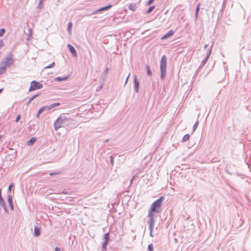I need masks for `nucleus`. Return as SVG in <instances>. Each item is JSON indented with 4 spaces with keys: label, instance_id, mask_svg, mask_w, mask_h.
<instances>
[{
    "label": "nucleus",
    "instance_id": "nucleus-47",
    "mask_svg": "<svg viewBox=\"0 0 251 251\" xmlns=\"http://www.w3.org/2000/svg\"><path fill=\"white\" fill-rule=\"evenodd\" d=\"M134 177H135V176H133V177L131 178V179L130 180V184H132V182H133V179H134Z\"/></svg>",
    "mask_w": 251,
    "mask_h": 251
},
{
    "label": "nucleus",
    "instance_id": "nucleus-55",
    "mask_svg": "<svg viewBox=\"0 0 251 251\" xmlns=\"http://www.w3.org/2000/svg\"><path fill=\"white\" fill-rule=\"evenodd\" d=\"M1 137V135H0V138Z\"/></svg>",
    "mask_w": 251,
    "mask_h": 251
},
{
    "label": "nucleus",
    "instance_id": "nucleus-44",
    "mask_svg": "<svg viewBox=\"0 0 251 251\" xmlns=\"http://www.w3.org/2000/svg\"><path fill=\"white\" fill-rule=\"evenodd\" d=\"M153 1H154V0H149L147 2V5H151L153 2Z\"/></svg>",
    "mask_w": 251,
    "mask_h": 251
},
{
    "label": "nucleus",
    "instance_id": "nucleus-34",
    "mask_svg": "<svg viewBox=\"0 0 251 251\" xmlns=\"http://www.w3.org/2000/svg\"><path fill=\"white\" fill-rule=\"evenodd\" d=\"M14 185L13 183H11V184H9L8 189H7L8 192H11V189L14 186Z\"/></svg>",
    "mask_w": 251,
    "mask_h": 251
},
{
    "label": "nucleus",
    "instance_id": "nucleus-41",
    "mask_svg": "<svg viewBox=\"0 0 251 251\" xmlns=\"http://www.w3.org/2000/svg\"><path fill=\"white\" fill-rule=\"evenodd\" d=\"M42 112H41V110H38V111L37 112V114H36V117L37 118H39V116L40 115L41 113H42Z\"/></svg>",
    "mask_w": 251,
    "mask_h": 251
},
{
    "label": "nucleus",
    "instance_id": "nucleus-46",
    "mask_svg": "<svg viewBox=\"0 0 251 251\" xmlns=\"http://www.w3.org/2000/svg\"><path fill=\"white\" fill-rule=\"evenodd\" d=\"M55 251H61L60 248L59 247H55L54 249Z\"/></svg>",
    "mask_w": 251,
    "mask_h": 251
},
{
    "label": "nucleus",
    "instance_id": "nucleus-19",
    "mask_svg": "<svg viewBox=\"0 0 251 251\" xmlns=\"http://www.w3.org/2000/svg\"><path fill=\"white\" fill-rule=\"evenodd\" d=\"M146 68L147 69V74L148 76H150L152 75V72L150 67L149 65L147 64L146 65Z\"/></svg>",
    "mask_w": 251,
    "mask_h": 251
},
{
    "label": "nucleus",
    "instance_id": "nucleus-13",
    "mask_svg": "<svg viewBox=\"0 0 251 251\" xmlns=\"http://www.w3.org/2000/svg\"><path fill=\"white\" fill-rule=\"evenodd\" d=\"M8 202L11 210L13 211L14 209V204L12 200V196L11 195H8L7 196Z\"/></svg>",
    "mask_w": 251,
    "mask_h": 251
},
{
    "label": "nucleus",
    "instance_id": "nucleus-25",
    "mask_svg": "<svg viewBox=\"0 0 251 251\" xmlns=\"http://www.w3.org/2000/svg\"><path fill=\"white\" fill-rule=\"evenodd\" d=\"M6 70V67L5 66L3 65L0 67V75L3 74Z\"/></svg>",
    "mask_w": 251,
    "mask_h": 251
},
{
    "label": "nucleus",
    "instance_id": "nucleus-4",
    "mask_svg": "<svg viewBox=\"0 0 251 251\" xmlns=\"http://www.w3.org/2000/svg\"><path fill=\"white\" fill-rule=\"evenodd\" d=\"M43 85L36 80H32L30 83V85L28 89L29 92H32L33 91L38 90L42 88Z\"/></svg>",
    "mask_w": 251,
    "mask_h": 251
},
{
    "label": "nucleus",
    "instance_id": "nucleus-54",
    "mask_svg": "<svg viewBox=\"0 0 251 251\" xmlns=\"http://www.w3.org/2000/svg\"><path fill=\"white\" fill-rule=\"evenodd\" d=\"M101 251H107V250H101Z\"/></svg>",
    "mask_w": 251,
    "mask_h": 251
},
{
    "label": "nucleus",
    "instance_id": "nucleus-39",
    "mask_svg": "<svg viewBox=\"0 0 251 251\" xmlns=\"http://www.w3.org/2000/svg\"><path fill=\"white\" fill-rule=\"evenodd\" d=\"M59 194H68V192L66 190V189H63V191L61 192H60Z\"/></svg>",
    "mask_w": 251,
    "mask_h": 251
},
{
    "label": "nucleus",
    "instance_id": "nucleus-30",
    "mask_svg": "<svg viewBox=\"0 0 251 251\" xmlns=\"http://www.w3.org/2000/svg\"><path fill=\"white\" fill-rule=\"evenodd\" d=\"M54 66H55V62H53L50 64L45 67V69L51 68L53 67Z\"/></svg>",
    "mask_w": 251,
    "mask_h": 251
},
{
    "label": "nucleus",
    "instance_id": "nucleus-12",
    "mask_svg": "<svg viewBox=\"0 0 251 251\" xmlns=\"http://www.w3.org/2000/svg\"><path fill=\"white\" fill-rule=\"evenodd\" d=\"M68 47L69 49L70 52H71L72 55L74 57L77 56V52L75 48L71 44H69L68 45Z\"/></svg>",
    "mask_w": 251,
    "mask_h": 251
},
{
    "label": "nucleus",
    "instance_id": "nucleus-28",
    "mask_svg": "<svg viewBox=\"0 0 251 251\" xmlns=\"http://www.w3.org/2000/svg\"><path fill=\"white\" fill-rule=\"evenodd\" d=\"M155 8V6L154 5H152V6H151L149 9H148V10L146 11V13L147 14H150Z\"/></svg>",
    "mask_w": 251,
    "mask_h": 251
},
{
    "label": "nucleus",
    "instance_id": "nucleus-1",
    "mask_svg": "<svg viewBox=\"0 0 251 251\" xmlns=\"http://www.w3.org/2000/svg\"><path fill=\"white\" fill-rule=\"evenodd\" d=\"M164 200L165 197L164 196H161L152 203L148 212V217L149 218V220H154V213H159L161 212V206Z\"/></svg>",
    "mask_w": 251,
    "mask_h": 251
},
{
    "label": "nucleus",
    "instance_id": "nucleus-3",
    "mask_svg": "<svg viewBox=\"0 0 251 251\" xmlns=\"http://www.w3.org/2000/svg\"><path fill=\"white\" fill-rule=\"evenodd\" d=\"M167 68V57L163 55L160 60V79L163 80L166 75Z\"/></svg>",
    "mask_w": 251,
    "mask_h": 251
},
{
    "label": "nucleus",
    "instance_id": "nucleus-32",
    "mask_svg": "<svg viewBox=\"0 0 251 251\" xmlns=\"http://www.w3.org/2000/svg\"><path fill=\"white\" fill-rule=\"evenodd\" d=\"M148 250L149 251H153V245L152 244H150L148 245Z\"/></svg>",
    "mask_w": 251,
    "mask_h": 251
},
{
    "label": "nucleus",
    "instance_id": "nucleus-45",
    "mask_svg": "<svg viewBox=\"0 0 251 251\" xmlns=\"http://www.w3.org/2000/svg\"><path fill=\"white\" fill-rule=\"evenodd\" d=\"M108 243H109L108 241H104L102 243V245L107 246V245L108 244Z\"/></svg>",
    "mask_w": 251,
    "mask_h": 251
},
{
    "label": "nucleus",
    "instance_id": "nucleus-52",
    "mask_svg": "<svg viewBox=\"0 0 251 251\" xmlns=\"http://www.w3.org/2000/svg\"><path fill=\"white\" fill-rule=\"evenodd\" d=\"M226 172H227V173H228V174H229V175H231V174L229 172H228V171H226Z\"/></svg>",
    "mask_w": 251,
    "mask_h": 251
},
{
    "label": "nucleus",
    "instance_id": "nucleus-5",
    "mask_svg": "<svg viewBox=\"0 0 251 251\" xmlns=\"http://www.w3.org/2000/svg\"><path fill=\"white\" fill-rule=\"evenodd\" d=\"M13 62L14 60L12 54L10 53L9 55H7L4 58L2 63L4 64V66H5L6 67L11 65L13 63Z\"/></svg>",
    "mask_w": 251,
    "mask_h": 251
},
{
    "label": "nucleus",
    "instance_id": "nucleus-14",
    "mask_svg": "<svg viewBox=\"0 0 251 251\" xmlns=\"http://www.w3.org/2000/svg\"><path fill=\"white\" fill-rule=\"evenodd\" d=\"M175 33V31L173 30H169L167 33H166L164 36H163L161 38V40L166 39L171 36H172Z\"/></svg>",
    "mask_w": 251,
    "mask_h": 251
},
{
    "label": "nucleus",
    "instance_id": "nucleus-18",
    "mask_svg": "<svg viewBox=\"0 0 251 251\" xmlns=\"http://www.w3.org/2000/svg\"><path fill=\"white\" fill-rule=\"evenodd\" d=\"M37 138L35 137H33L31 138L29 140L27 141V144L28 146L32 145L36 141Z\"/></svg>",
    "mask_w": 251,
    "mask_h": 251
},
{
    "label": "nucleus",
    "instance_id": "nucleus-31",
    "mask_svg": "<svg viewBox=\"0 0 251 251\" xmlns=\"http://www.w3.org/2000/svg\"><path fill=\"white\" fill-rule=\"evenodd\" d=\"M5 32V29L4 28L0 29V37H2Z\"/></svg>",
    "mask_w": 251,
    "mask_h": 251
},
{
    "label": "nucleus",
    "instance_id": "nucleus-27",
    "mask_svg": "<svg viewBox=\"0 0 251 251\" xmlns=\"http://www.w3.org/2000/svg\"><path fill=\"white\" fill-rule=\"evenodd\" d=\"M60 105V103L59 102H56V103H54L50 105L49 106H50V109H51L52 108H53L56 106H59Z\"/></svg>",
    "mask_w": 251,
    "mask_h": 251
},
{
    "label": "nucleus",
    "instance_id": "nucleus-8",
    "mask_svg": "<svg viewBox=\"0 0 251 251\" xmlns=\"http://www.w3.org/2000/svg\"><path fill=\"white\" fill-rule=\"evenodd\" d=\"M147 223L149 225V227L150 229V235L151 236L153 237L152 231L154 226V220H149L147 221Z\"/></svg>",
    "mask_w": 251,
    "mask_h": 251
},
{
    "label": "nucleus",
    "instance_id": "nucleus-16",
    "mask_svg": "<svg viewBox=\"0 0 251 251\" xmlns=\"http://www.w3.org/2000/svg\"><path fill=\"white\" fill-rule=\"evenodd\" d=\"M41 234V229L38 226H35L34 228V235L36 237H38Z\"/></svg>",
    "mask_w": 251,
    "mask_h": 251
},
{
    "label": "nucleus",
    "instance_id": "nucleus-53",
    "mask_svg": "<svg viewBox=\"0 0 251 251\" xmlns=\"http://www.w3.org/2000/svg\"><path fill=\"white\" fill-rule=\"evenodd\" d=\"M227 2V0H224V3H225Z\"/></svg>",
    "mask_w": 251,
    "mask_h": 251
},
{
    "label": "nucleus",
    "instance_id": "nucleus-37",
    "mask_svg": "<svg viewBox=\"0 0 251 251\" xmlns=\"http://www.w3.org/2000/svg\"><path fill=\"white\" fill-rule=\"evenodd\" d=\"M59 173L58 172H51L50 173V176H52L54 175H59Z\"/></svg>",
    "mask_w": 251,
    "mask_h": 251
},
{
    "label": "nucleus",
    "instance_id": "nucleus-38",
    "mask_svg": "<svg viewBox=\"0 0 251 251\" xmlns=\"http://www.w3.org/2000/svg\"><path fill=\"white\" fill-rule=\"evenodd\" d=\"M105 81H102L101 80H100V89H101L104 84Z\"/></svg>",
    "mask_w": 251,
    "mask_h": 251
},
{
    "label": "nucleus",
    "instance_id": "nucleus-9",
    "mask_svg": "<svg viewBox=\"0 0 251 251\" xmlns=\"http://www.w3.org/2000/svg\"><path fill=\"white\" fill-rule=\"evenodd\" d=\"M111 7H112V5L111 4H109V5H108L107 6H104V7H102L99 8L98 10L93 11L92 12L91 15H95V14H97L98 12H101V11H105V10H107L109 9L110 8H111Z\"/></svg>",
    "mask_w": 251,
    "mask_h": 251
},
{
    "label": "nucleus",
    "instance_id": "nucleus-22",
    "mask_svg": "<svg viewBox=\"0 0 251 251\" xmlns=\"http://www.w3.org/2000/svg\"><path fill=\"white\" fill-rule=\"evenodd\" d=\"M39 110H41V112H43L45 111H49L50 109L49 105H46V106H44L41 107L39 109Z\"/></svg>",
    "mask_w": 251,
    "mask_h": 251
},
{
    "label": "nucleus",
    "instance_id": "nucleus-6",
    "mask_svg": "<svg viewBox=\"0 0 251 251\" xmlns=\"http://www.w3.org/2000/svg\"><path fill=\"white\" fill-rule=\"evenodd\" d=\"M0 205L2 207L5 213H8V209L6 203L1 195V189H0Z\"/></svg>",
    "mask_w": 251,
    "mask_h": 251
},
{
    "label": "nucleus",
    "instance_id": "nucleus-51",
    "mask_svg": "<svg viewBox=\"0 0 251 251\" xmlns=\"http://www.w3.org/2000/svg\"><path fill=\"white\" fill-rule=\"evenodd\" d=\"M108 142V139H106L105 140L104 143H107Z\"/></svg>",
    "mask_w": 251,
    "mask_h": 251
},
{
    "label": "nucleus",
    "instance_id": "nucleus-20",
    "mask_svg": "<svg viewBox=\"0 0 251 251\" xmlns=\"http://www.w3.org/2000/svg\"><path fill=\"white\" fill-rule=\"evenodd\" d=\"M103 240L106 241H109L110 240V233L109 232L106 233L103 235Z\"/></svg>",
    "mask_w": 251,
    "mask_h": 251
},
{
    "label": "nucleus",
    "instance_id": "nucleus-42",
    "mask_svg": "<svg viewBox=\"0 0 251 251\" xmlns=\"http://www.w3.org/2000/svg\"><path fill=\"white\" fill-rule=\"evenodd\" d=\"M101 250H107V246L103 245L102 244Z\"/></svg>",
    "mask_w": 251,
    "mask_h": 251
},
{
    "label": "nucleus",
    "instance_id": "nucleus-49",
    "mask_svg": "<svg viewBox=\"0 0 251 251\" xmlns=\"http://www.w3.org/2000/svg\"><path fill=\"white\" fill-rule=\"evenodd\" d=\"M3 91V88H1V89H0V94L1 93H2Z\"/></svg>",
    "mask_w": 251,
    "mask_h": 251
},
{
    "label": "nucleus",
    "instance_id": "nucleus-29",
    "mask_svg": "<svg viewBox=\"0 0 251 251\" xmlns=\"http://www.w3.org/2000/svg\"><path fill=\"white\" fill-rule=\"evenodd\" d=\"M199 122L198 121V120H197L195 123L194 124L193 126V132H194V131H195V130L197 128L198 126V125H199Z\"/></svg>",
    "mask_w": 251,
    "mask_h": 251
},
{
    "label": "nucleus",
    "instance_id": "nucleus-17",
    "mask_svg": "<svg viewBox=\"0 0 251 251\" xmlns=\"http://www.w3.org/2000/svg\"><path fill=\"white\" fill-rule=\"evenodd\" d=\"M40 95V93H38V94H35L34 95H33L29 99V100H27V101L26 102V104L27 105H28L31 102V101L34 99H35L36 98H37V97H38L39 95Z\"/></svg>",
    "mask_w": 251,
    "mask_h": 251
},
{
    "label": "nucleus",
    "instance_id": "nucleus-35",
    "mask_svg": "<svg viewBox=\"0 0 251 251\" xmlns=\"http://www.w3.org/2000/svg\"><path fill=\"white\" fill-rule=\"evenodd\" d=\"M43 1V0H39V2L38 5V8L41 9L42 8V3Z\"/></svg>",
    "mask_w": 251,
    "mask_h": 251
},
{
    "label": "nucleus",
    "instance_id": "nucleus-21",
    "mask_svg": "<svg viewBox=\"0 0 251 251\" xmlns=\"http://www.w3.org/2000/svg\"><path fill=\"white\" fill-rule=\"evenodd\" d=\"M128 8L132 11H135L136 8V5L135 3H131L128 5Z\"/></svg>",
    "mask_w": 251,
    "mask_h": 251
},
{
    "label": "nucleus",
    "instance_id": "nucleus-10",
    "mask_svg": "<svg viewBox=\"0 0 251 251\" xmlns=\"http://www.w3.org/2000/svg\"><path fill=\"white\" fill-rule=\"evenodd\" d=\"M211 52H212L211 49H209V50H207V53H206V56L205 58V59H203L201 61V66H203L206 63V62H207V61L211 54Z\"/></svg>",
    "mask_w": 251,
    "mask_h": 251
},
{
    "label": "nucleus",
    "instance_id": "nucleus-48",
    "mask_svg": "<svg viewBox=\"0 0 251 251\" xmlns=\"http://www.w3.org/2000/svg\"><path fill=\"white\" fill-rule=\"evenodd\" d=\"M136 237V235H135L134 236H133V237H132V240H133H133H134L135 239Z\"/></svg>",
    "mask_w": 251,
    "mask_h": 251
},
{
    "label": "nucleus",
    "instance_id": "nucleus-50",
    "mask_svg": "<svg viewBox=\"0 0 251 251\" xmlns=\"http://www.w3.org/2000/svg\"><path fill=\"white\" fill-rule=\"evenodd\" d=\"M208 46V45H205L204 46V49H206L207 48Z\"/></svg>",
    "mask_w": 251,
    "mask_h": 251
},
{
    "label": "nucleus",
    "instance_id": "nucleus-7",
    "mask_svg": "<svg viewBox=\"0 0 251 251\" xmlns=\"http://www.w3.org/2000/svg\"><path fill=\"white\" fill-rule=\"evenodd\" d=\"M133 85L135 88V92L137 93H138L139 91V81L136 75H134Z\"/></svg>",
    "mask_w": 251,
    "mask_h": 251
},
{
    "label": "nucleus",
    "instance_id": "nucleus-23",
    "mask_svg": "<svg viewBox=\"0 0 251 251\" xmlns=\"http://www.w3.org/2000/svg\"><path fill=\"white\" fill-rule=\"evenodd\" d=\"M190 138V135L186 134L184 135L182 139V142H185L187 141Z\"/></svg>",
    "mask_w": 251,
    "mask_h": 251
},
{
    "label": "nucleus",
    "instance_id": "nucleus-11",
    "mask_svg": "<svg viewBox=\"0 0 251 251\" xmlns=\"http://www.w3.org/2000/svg\"><path fill=\"white\" fill-rule=\"evenodd\" d=\"M109 71V68L107 67L105 69V70L103 71L102 74L101 75V77L100 79V80H101L102 81H105L107 78V76L108 74Z\"/></svg>",
    "mask_w": 251,
    "mask_h": 251
},
{
    "label": "nucleus",
    "instance_id": "nucleus-43",
    "mask_svg": "<svg viewBox=\"0 0 251 251\" xmlns=\"http://www.w3.org/2000/svg\"><path fill=\"white\" fill-rule=\"evenodd\" d=\"M129 76H130V74H128V75H127L126 78V81H125V86L127 83V81H128V78L129 77Z\"/></svg>",
    "mask_w": 251,
    "mask_h": 251
},
{
    "label": "nucleus",
    "instance_id": "nucleus-15",
    "mask_svg": "<svg viewBox=\"0 0 251 251\" xmlns=\"http://www.w3.org/2000/svg\"><path fill=\"white\" fill-rule=\"evenodd\" d=\"M70 77V75H68L64 77H61V76H57L54 78V80L56 81H64L66 80L67 79H68Z\"/></svg>",
    "mask_w": 251,
    "mask_h": 251
},
{
    "label": "nucleus",
    "instance_id": "nucleus-26",
    "mask_svg": "<svg viewBox=\"0 0 251 251\" xmlns=\"http://www.w3.org/2000/svg\"><path fill=\"white\" fill-rule=\"evenodd\" d=\"M200 5L201 4L200 3H199L197 7H196V13H195V17L196 18L198 17V13H199V11L200 10Z\"/></svg>",
    "mask_w": 251,
    "mask_h": 251
},
{
    "label": "nucleus",
    "instance_id": "nucleus-24",
    "mask_svg": "<svg viewBox=\"0 0 251 251\" xmlns=\"http://www.w3.org/2000/svg\"><path fill=\"white\" fill-rule=\"evenodd\" d=\"M72 26H73V24H72V22H69L68 24V27H67V30L70 34H71V30H72Z\"/></svg>",
    "mask_w": 251,
    "mask_h": 251
},
{
    "label": "nucleus",
    "instance_id": "nucleus-33",
    "mask_svg": "<svg viewBox=\"0 0 251 251\" xmlns=\"http://www.w3.org/2000/svg\"><path fill=\"white\" fill-rule=\"evenodd\" d=\"M110 165L112 167L114 165V157L113 155L110 156Z\"/></svg>",
    "mask_w": 251,
    "mask_h": 251
},
{
    "label": "nucleus",
    "instance_id": "nucleus-36",
    "mask_svg": "<svg viewBox=\"0 0 251 251\" xmlns=\"http://www.w3.org/2000/svg\"><path fill=\"white\" fill-rule=\"evenodd\" d=\"M4 45L3 41L2 39L0 40V49Z\"/></svg>",
    "mask_w": 251,
    "mask_h": 251
},
{
    "label": "nucleus",
    "instance_id": "nucleus-40",
    "mask_svg": "<svg viewBox=\"0 0 251 251\" xmlns=\"http://www.w3.org/2000/svg\"><path fill=\"white\" fill-rule=\"evenodd\" d=\"M20 118H21V115H18L17 116L16 118L15 122H17V123L18 122H19V121L20 120Z\"/></svg>",
    "mask_w": 251,
    "mask_h": 251
},
{
    "label": "nucleus",
    "instance_id": "nucleus-2",
    "mask_svg": "<svg viewBox=\"0 0 251 251\" xmlns=\"http://www.w3.org/2000/svg\"><path fill=\"white\" fill-rule=\"evenodd\" d=\"M71 120L64 116H60L54 123V130L57 131L59 128L69 125Z\"/></svg>",
    "mask_w": 251,
    "mask_h": 251
}]
</instances>
